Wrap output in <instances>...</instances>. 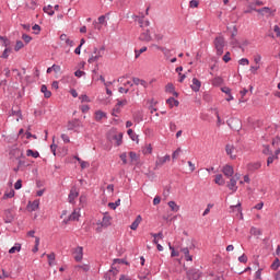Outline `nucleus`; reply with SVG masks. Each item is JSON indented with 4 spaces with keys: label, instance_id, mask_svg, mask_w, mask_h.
Instances as JSON below:
<instances>
[{
    "label": "nucleus",
    "instance_id": "obj_56",
    "mask_svg": "<svg viewBox=\"0 0 280 280\" xmlns=\"http://www.w3.org/2000/svg\"><path fill=\"white\" fill-rule=\"evenodd\" d=\"M22 39L24 40V43L30 44L31 40H32V37L26 35V34H24V35H22Z\"/></svg>",
    "mask_w": 280,
    "mask_h": 280
},
{
    "label": "nucleus",
    "instance_id": "obj_7",
    "mask_svg": "<svg viewBox=\"0 0 280 280\" xmlns=\"http://www.w3.org/2000/svg\"><path fill=\"white\" fill-rule=\"evenodd\" d=\"M117 275H119V270L116 268H113L105 275L106 280H117Z\"/></svg>",
    "mask_w": 280,
    "mask_h": 280
},
{
    "label": "nucleus",
    "instance_id": "obj_9",
    "mask_svg": "<svg viewBox=\"0 0 280 280\" xmlns=\"http://www.w3.org/2000/svg\"><path fill=\"white\" fill-rule=\"evenodd\" d=\"M139 39L141 42H145V43H149L152 40V37L150 35V31L149 30H143L139 36Z\"/></svg>",
    "mask_w": 280,
    "mask_h": 280
},
{
    "label": "nucleus",
    "instance_id": "obj_32",
    "mask_svg": "<svg viewBox=\"0 0 280 280\" xmlns=\"http://www.w3.org/2000/svg\"><path fill=\"white\" fill-rule=\"evenodd\" d=\"M249 234L253 236H260L261 235V231L257 228H250L249 230Z\"/></svg>",
    "mask_w": 280,
    "mask_h": 280
},
{
    "label": "nucleus",
    "instance_id": "obj_40",
    "mask_svg": "<svg viewBox=\"0 0 280 280\" xmlns=\"http://www.w3.org/2000/svg\"><path fill=\"white\" fill-rule=\"evenodd\" d=\"M151 47H152V48H155V49H158V50H161L162 52H171L170 49L164 48V47H161V46H158V45H155V44L151 45Z\"/></svg>",
    "mask_w": 280,
    "mask_h": 280
},
{
    "label": "nucleus",
    "instance_id": "obj_3",
    "mask_svg": "<svg viewBox=\"0 0 280 280\" xmlns=\"http://www.w3.org/2000/svg\"><path fill=\"white\" fill-rule=\"evenodd\" d=\"M240 179V176L236 174L232 178H230V183L228 184V188L232 190V192H236L238 187H237V180Z\"/></svg>",
    "mask_w": 280,
    "mask_h": 280
},
{
    "label": "nucleus",
    "instance_id": "obj_60",
    "mask_svg": "<svg viewBox=\"0 0 280 280\" xmlns=\"http://www.w3.org/2000/svg\"><path fill=\"white\" fill-rule=\"evenodd\" d=\"M273 32L276 33L277 37H280V27L278 25L273 26Z\"/></svg>",
    "mask_w": 280,
    "mask_h": 280
},
{
    "label": "nucleus",
    "instance_id": "obj_31",
    "mask_svg": "<svg viewBox=\"0 0 280 280\" xmlns=\"http://www.w3.org/2000/svg\"><path fill=\"white\" fill-rule=\"evenodd\" d=\"M124 139V135L122 133H118L114 136V140L116 141V145L119 147L121 145V140Z\"/></svg>",
    "mask_w": 280,
    "mask_h": 280
},
{
    "label": "nucleus",
    "instance_id": "obj_19",
    "mask_svg": "<svg viewBox=\"0 0 280 280\" xmlns=\"http://www.w3.org/2000/svg\"><path fill=\"white\" fill-rule=\"evenodd\" d=\"M74 159L78 161V163L81 166V170H86L90 167V162L83 161L80 156H74Z\"/></svg>",
    "mask_w": 280,
    "mask_h": 280
},
{
    "label": "nucleus",
    "instance_id": "obj_26",
    "mask_svg": "<svg viewBox=\"0 0 280 280\" xmlns=\"http://www.w3.org/2000/svg\"><path fill=\"white\" fill-rule=\"evenodd\" d=\"M40 93H43L44 97H46V98L51 97V92L48 91V88L46 85L40 86Z\"/></svg>",
    "mask_w": 280,
    "mask_h": 280
},
{
    "label": "nucleus",
    "instance_id": "obj_43",
    "mask_svg": "<svg viewBox=\"0 0 280 280\" xmlns=\"http://www.w3.org/2000/svg\"><path fill=\"white\" fill-rule=\"evenodd\" d=\"M180 153H182V149L178 148L177 150H175V151L173 152L172 159H173V160H177V158L180 155Z\"/></svg>",
    "mask_w": 280,
    "mask_h": 280
},
{
    "label": "nucleus",
    "instance_id": "obj_64",
    "mask_svg": "<svg viewBox=\"0 0 280 280\" xmlns=\"http://www.w3.org/2000/svg\"><path fill=\"white\" fill-rule=\"evenodd\" d=\"M52 70L58 73L61 71V67L60 66H57V65H52Z\"/></svg>",
    "mask_w": 280,
    "mask_h": 280
},
{
    "label": "nucleus",
    "instance_id": "obj_36",
    "mask_svg": "<svg viewBox=\"0 0 280 280\" xmlns=\"http://www.w3.org/2000/svg\"><path fill=\"white\" fill-rule=\"evenodd\" d=\"M127 135L130 137V139H131L132 141H137L138 136L133 132L132 129H128V130H127Z\"/></svg>",
    "mask_w": 280,
    "mask_h": 280
},
{
    "label": "nucleus",
    "instance_id": "obj_21",
    "mask_svg": "<svg viewBox=\"0 0 280 280\" xmlns=\"http://www.w3.org/2000/svg\"><path fill=\"white\" fill-rule=\"evenodd\" d=\"M101 225H102L103 228H108V226H110V225H112V218H110L109 215L103 217L102 222H101Z\"/></svg>",
    "mask_w": 280,
    "mask_h": 280
},
{
    "label": "nucleus",
    "instance_id": "obj_45",
    "mask_svg": "<svg viewBox=\"0 0 280 280\" xmlns=\"http://www.w3.org/2000/svg\"><path fill=\"white\" fill-rule=\"evenodd\" d=\"M75 269H81L88 272L90 270V266L89 265L75 266Z\"/></svg>",
    "mask_w": 280,
    "mask_h": 280
},
{
    "label": "nucleus",
    "instance_id": "obj_48",
    "mask_svg": "<svg viewBox=\"0 0 280 280\" xmlns=\"http://www.w3.org/2000/svg\"><path fill=\"white\" fill-rule=\"evenodd\" d=\"M238 65L241 66H248L249 65V60L246 58H242L238 60Z\"/></svg>",
    "mask_w": 280,
    "mask_h": 280
},
{
    "label": "nucleus",
    "instance_id": "obj_55",
    "mask_svg": "<svg viewBox=\"0 0 280 280\" xmlns=\"http://www.w3.org/2000/svg\"><path fill=\"white\" fill-rule=\"evenodd\" d=\"M147 47H142L140 50H136L135 54H136V58H138L141 54H143L144 51H147Z\"/></svg>",
    "mask_w": 280,
    "mask_h": 280
},
{
    "label": "nucleus",
    "instance_id": "obj_63",
    "mask_svg": "<svg viewBox=\"0 0 280 280\" xmlns=\"http://www.w3.org/2000/svg\"><path fill=\"white\" fill-rule=\"evenodd\" d=\"M152 235V237H154V238H160V240H163V233L162 232H160V233H158V234H151Z\"/></svg>",
    "mask_w": 280,
    "mask_h": 280
},
{
    "label": "nucleus",
    "instance_id": "obj_49",
    "mask_svg": "<svg viewBox=\"0 0 280 280\" xmlns=\"http://www.w3.org/2000/svg\"><path fill=\"white\" fill-rule=\"evenodd\" d=\"M140 27L142 28L143 26L148 27L150 25L149 21H143L142 19L139 20Z\"/></svg>",
    "mask_w": 280,
    "mask_h": 280
},
{
    "label": "nucleus",
    "instance_id": "obj_54",
    "mask_svg": "<svg viewBox=\"0 0 280 280\" xmlns=\"http://www.w3.org/2000/svg\"><path fill=\"white\" fill-rule=\"evenodd\" d=\"M81 112L83 114H88L90 112V106L89 105H81Z\"/></svg>",
    "mask_w": 280,
    "mask_h": 280
},
{
    "label": "nucleus",
    "instance_id": "obj_2",
    "mask_svg": "<svg viewBox=\"0 0 280 280\" xmlns=\"http://www.w3.org/2000/svg\"><path fill=\"white\" fill-rule=\"evenodd\" d=\"M105 50H106L105 47H101L100 49L98 48H94L93 54L89 58L88 62L89 63L97 62L101 58L104 57Z\"/></svg>",
    "mask_w": 280,
    "mask_h": 280
},
{
    "label": "nucleus",
    "instance_id": "obj_12",
    "mask_svg": "<svg viewBox=\"0 0 280 280\" xmlns=\"http://www.w3.org/2000/svg\"><path fill=\"white\" fill-rule=\"evenodd\" d=\"M79 195H80L79 190H78L77 188H72V189L70 190L69 197H68L69 202H70V203H73L74 200L79 197Z\"/></svg>",
    "mask_w": 280,
    "mask_h": 280
},
{
    "label": "nucleus",
    "instance_id": "obj_41",
    "mask_svg": "<svg viewBox=\"0 0 280 280\" xmlns=\"http://www.w3.org/2000/svg\"><path fill=\"white\" fill-rule=\"evenodd\" d=\"M20 250H21V244H15V246L9 249V254H14L15 252H20Z\"/></svg>",
    "mask_w": 280,
    "mask_h": 280
},
{
    "label": "nucleus",
    "instance_id": "obj_33",
    "mask_svg": "<svg viewBox=\"0 0 280 280\" xmlns=\"http://www.w3.org/2000/svg\"><path fill=\"white\" fill-rule=\"evenodd\" d=\"M43 11L45 13H47L49 16H52L55 14V11L52 10L51 5H47V7L43 8Z\"/></svg>",
    "mask_w": 280,
    "mask_h": 280
},
{
    "label": "nucleus",
    "instance_id": "obj_46",
    "mask_svg": "<svg viewBox=\"0 0 280 280\" xmlns=\"http://www.w3.org/2000/svg\"><path fill=\"white\" fill-rule=\"evenodd\" d=\"M237 260H238L240 262L246 264V262L248 261V258H247V256H246L245 254H243L242 256H240V257L237 258Z\"/></svg>",
    "mask_w": 280,
    "mask_h": 280
},
{
    "label": "nucleus",
    "instance_id": "obj_44",
    "mask_svg": "<svg viewBox=\"0 0 280 280\" xmlns=\"http://www.w3.org/2000/svg\"><path fill=\"white\" fill-rule=\"evenodd\" d=\"M168 247H170V249L172 250V253H171V256H172V257H177V256H179V253L176 252V250L174 249V247H172L171 243L168 244Z\"/></svg>",
    "mask_w": 280,
    "mask_h": 280
},
{
    "label": "nucleus",
    "instance_id": "obj_34",
    "mask_svg": "<svg viewBox=\"0 0 280 280\" xmlns=\"http://www.w3.org/2000/svg\"><path fill=\"white\" fill-rule=\"evenodd\" d=\"M47 259H48V265L52 266L54 261L56 260V254L55 253H50L49 255H47Z\"/></svg>",
    "mask_w": 280,
    "mask_h": 280
},
{
    "label": "nucleus",
    "instance_id": "obj_17",
    "mask_svg": "<svg viewBox=\"0 0 280 280\" xmlns=\"http://www.w3.org/2000/svg\"><path fill=\"white\" fill-rule=\"evenodd\" d=\"M80 217H81L80 209L75 208V210H73V212L70 214L69 221H79Z\"/></svg>",
    "mask_w": 280,
    "mask_h": 280
},
{
    "label": "nucleus",
    "instance_id": "obj_52",
    "mask_svg": "<svg viewBox=\"0 0 280 280\" xmlns=\"http://www.w3.org/2000/svg\"><path fill=\"white\" fill-rule=\"evenodd\" d=\"M260 69V66H250L249 70L253 74H256L257 71Z\"/></svg>",
    "mask_w": 280,
    "mask_h": 280
},
{
    "label": "nucleus",
    "instance_id": "obj_39",
    "mask_svg": "<svg viewBox=\"0 0 280 280\" xmlns=\"http://www.w3.org/2000/svg\"><path fill=\"white\" fill-rule=\"evenodd\" d=\"M121 205V199H117V201H115V203H108V207L113 210L117 209V207H119Z\"/></svg>",
    "mask_w": 280,
    "mask_h": 280
},
{
    "label": "nucleus",
    "instance_id": "obj_13",
    "mask_svg": "<svg viewBox=\"0 0 280 280\" xmlns=\"http://www.w3.org/2000/svg\"><path fill=\"white\" fill-rule=\"evenodd\" d=\"M40 201L35 199L34 201H28V211H36L39 209Z\"/></svg>",
    "mask_w": 280,
    "mask_h": 280
},
{
    "label": "nucleus",
    "instance_id": "obj_14",
    "mask_svg": "<svg viewBox=\"0 0 280 280\" xmlns=\"http://www.w3.org/2000/svg\"><path fill=\"white\" fill-rule=\"evenodd\" d=\"M190 86H191V90L195 93H198L200 91V88H201V82L197 78H194L192 79V84Z\"/></svg>",
    "mask_w": 280,
    "mask_h": 280
},
{
    "label": "nucleus",
    "instance_id": "obj_18",
    "mask_svg": "<svg viewBox=\"0 0 280 280\" xmlns=\"http://www.w3.org/2000/svg\"><path fill=\"white\" fill-rule=\"evenodd\" d=\"M165 91L166 93H171L172 95H174L175 97H178V93L175 92V86L173 83H168L166 86H165Z\"/></svg>",
    "mask_w": 280,
    "mask_h": 280
},
{
    "label": "nucleus",
    "instance_id": "obj_35",
    "mask_svg": "<svg viewBox=\"0 0 280 280\" xmlns=\"http://www.w3.org/2000/svg\"><path fill=\"white\" fill-rule=\"evenodd\" d=\"M270 268H271L272 270H278V269L280 268V260H279V258H276V259L273 260V262L271 264Z\"/></svg>",
    "mask_w": 280,
    "mask_h": 280
},
{
    "label": "nucleus",
    "instance_id": "obj_37",
    "mask_svg": "<svg viewBox=\"0 0 280 280\" xmlns=\"http://www.w3.org/2000/svg\"><path fill=\"white\" fill-rule=\"evenodd\" d=\"M129 158H130V160H131V163H136L137 161H138V159H139V156L137 155V153L136 152H129Z\"/></svg>",
    "mask_w": 280,
    "mask_h": 280
},
{
    "label": "nucleus",
    "instance_id": "obj_27",
    "mask_svg": "<svg viewBox=\"0 0 280 280\" xmlns=\"http://www.w3.org/2000/svg\"><path fill=\"white\" fill-rule=\"evenodd\" d=\"M166 103L168 104L170 108H174V106H179V102L174 97H170Z\"/></svg>",
    "mask_w": 280,
    "mask_h": 280
},
{
    "label": "nucleus",
    "instance_id": "obj_61",
    "mask_svg": "<svg viewBox=\"0 0 280 280\" xmlns=\"http://www.w3.org/2000/svg\"><path fill=\"white\" fill-rule=\"evenodd\" d=\"M0 43L3 45V46H8L9 44H8V39L5 38V37H2V36H0Z\"/></svg>",
    "mask_w": 280,
    "mask_h": 280
},
{
    "label": "nucleus",
    "instance_id": "obj_50",
    "mask_svg": "<svg viewBox=\"0 0 280 280\" xmlns=\"http://www.w3.org/2000/svg\"><path fill=\"white\" fill-rule=\"evenodd\" d=\"M223 61H225V63L231 61V52H225V55L223 56Z\"/></svg>",
    "mask_w": 280,
    "mask_h": 280
},
{
    "label": "nucleus",
    "instance_id": "obj_6",
    "mask_svg": "<svg viewBox=\"0 0 280 280\" xmlns=\"http://www.w3.org/2000/svg\"><path fill=\"white\" fill-rule=\"evenodd\" d=\"M60 40L62 42L65 47L71 48L74 46V42L72 39H70V37L67 36L66 34L60 35Z\"/></svg>",
    "mask_w": 280,
    "mask_h": 280
},
{
    "label": "nucleus",
    "instance_id": "obj_22",
    "mask_svg": "<svg viewBox=\"0 0 280 280\" xmlns=\"http://www.w3.org/2000/svg\"><path fill=\"white\" fill-rule=\"evenodd\" d=\"M149 275H150V270L144 269L140 271V273L138 275V278L140 280H150Z\"/></svg>",
    "mask_w": 280,
    "mask_h": 280
},
{
    "label": "nucleus",
    "instance_id": "obj_42",
    "mask_svg": "<svg viewBox=\"0 0 280 280\" xmlns=\"http://www.w3.org/2000/svg\"><path fill=\"white\" fill-rule=\"evenodd\" d=\"M22 48H24V44H23V42H21V40H18L16 43H15V51H19V50H21Z\"/></svg>",
    "mask_w": 280,
    "mask_h": 280
},
{
    "label": "nucleus",
    "instance_id": "obj_20",
    "mask_svg": "<svg viewBox=\"0 0 280 280\" xmlns=\"http://www.w3.org/2000/svg\"><path fill=\"white\" fill-rule=\"evenodd\" d=\"M180 252L184 254V257L187 261H192V256L189 254L188 247H182Z\"/></svg>",
    "mask_w": 280,
    "mask_h": 280
},
{
    "label": "nucleus",
    "instance_id": "obj_4",
    "mask_svg": "<svg viewBox=\"0 0 280 280\" xmlns=\"http://www.w3.org/2000/svg\"><path fill=\"white\" fill-rule=\"evenodd\" d=\"M83 250L84 249L81 246H78L77 248L73 249V258L75 261H82L84 255Z\"/></svg>",
    "mask_w": 280,
    "mask_h": 280
},
{
    "label": "nucleus",
    "instance_id": "obj_38",
    "mask_svg": "<svg viewBox=\"0 0 280 280\" xmlns=\"http://www.w3.org/2000/svg\"><path fill=\"white\" fill-rule=\"evenodd\" d=\"M253 11H256V12H257L256 7H255L254 4H248V5H247V9L244 11V13H245V14H249V13H252Z\"/></svg>",
    "mask_w": 280,
    "mask_h": 280
},
{
    "label": "nucleus",
    "instance_id": "obj_25",
    "mask_svg": "<svg viewBox=\"0 0 280 280\" xmlns=\"http://www.w3.org/2000/svg\"><path fill=\"white\" fill-rule=\"evenodd\" d=\"M152 151H153V148H152L151 143L145 144L144 148L142 149V153L144 155L152 154Z\"/></svg>",
    "mask_w": 280,
    "mask_h": 280
},
{
    "label": "nucleus",
    "instance_id": "obj_59",
    "mask_svg": "<svg viewBox=\"0 0 280 280\" xmlns=\"http://www.w3.org/2000/svg\"><path fill=\"white\" fill-rule=\"evenodd\" d=\"M32 30L35 32L36 35L40 33V26L37 24L33 25Z\"/></svg>",
    "mask_w": 280,
    "mask_h": 280
},
{
    "label": "nucleus",
    "instance_id": "obj_11",
    "mask_svg": "<svg viewBox=\"0 0 280 280\" xmlns=\"http://www.w3.org/2000/svg\"><path fill=\"white\" fill-rule=\"evenodd\" d=\"M94 119L96 122H101L103 119H107V114L103 110H96L94 114Z\"/></svg>",
    "mask_w": 280,
    "mask_h": 280
},
{
    "label": "nucleus",
    "instance_id": "obj_5",
    "mask_svg": "<svg viewBox=\"0 0 280 280\" xmlns=\"http://www.w3.org/2000/svg\"><path fill=\"white\" fill-rule=\"evenodd\" d=\"M171 161V155L166 154L164 156H158L156 162H155V166L156 167H162L165 163Z\"/></svg>",
    "mask_w": 280,
    "mask_h": 280
},
{
    "label": "nucleus",
    "instance_id": "obj_8",
    "mask_svg": "<svg viewBox=\"0 0 280 280\" xmlns=\"http://www.w3.org/2000/svg\"><path fill=\"white\" fill-rule=\"evenodd\" d=\"M222 171H223V175H225V177L228 178L233 177L234 175V168L230 164H225Z\"/></svg>",
    "mask_w": 280,
    "mask_h": 280
},
{
    "label": "nucleus",
    "instance_id": "obj_53",
    "mask_svg": "<svg viewBox=\"0 0 280 280\" xmlns=\"http://www.w3.org/2000/svg\"><path fill=\"white\" fill-rule=\"evenodd\" d=\"M22 183H23L22 179H18L15 182V185H14L15 190H20L22 188Z\"/></svg>",
    "mask_w": 280,
    "mask_h": 280
},
{
    "label": "nucleus",
    "instance_id": "obj_1",
    "mask_svg": "<svg viewBox=\"0 0 280 280\" xmlns=\"http://www.w3.org/2000/svg\"><path fill=\"white\" fill-rule=\"evenodd\" d=\"M213 45L217 50L218 56H222L224 54V47L226 46V40L223 36H217L213 42Z\"/></svg>",
    "mask_w": 280,
    "mask_h": 280
},
{
    "label": "nucleus",
    "instance_id": "obj_62",
    "mask_svg": "<svg viewBox=\"0 0 280 280\" xmlns=\"http://www.w3.org/2000/svg\"><path fill=\"white\" fill-rule=\"evenodd\" d=\"M11 51L10 48H7L4 51H3V55H2V58L7 59L9 58V52Z\"/></svg>",
    "mask_w": 280,
    "mask_h": 280
},
{
    "label": "nucleus",
    "instance_id": "obj_24",
    "mask_svg": "<svg viewBox=\"0 0 280 280\" xmlns=\"http://www.w3.org/2000/svg\"><path fill=\"white\" fill-rule=\"evenodd\" d=\"M141 222H142V218L141 215H138L135 222L130 225V229L132 231H136Z\"/></svg>",
    "mask_w": 280,
    "mask_h": 280
},
{
    "label": "nucleus",
    "instance_id": "obj_30",
    "mask_svg": "<svg viewBox=\"0 0 280 280\" xmlns=\"http://www.w3.org/2000/svg\"><path fill=\"white\" fill-rule=\"evenodd\" d=\"M168 207L171 208V210H172L173 212H178L179 209H180V207L177 206V203H175L174 201H168Z\"/></svg>",
    "mask_w": 280,
    "mask_h": 280
},
{
    "label": "nucleus",
    "instance_id": "obj_58",
    "mask_svg": "<svg viewBox=\"0 0 280 280\" xmlns=\"http://www.w3.org/2000/svg\"><path fill=\"white\" fill-rule=\"evenodd\" d=\"M222 83V79L220 77H217L213 81L212 84L213 85H220Z\"/></svg>",
    "mask_w": 280,
    "mask_h": 280
},
{
    "label": "nucleus",
    "instance_id": "obj_47",
    "mask_svg": "<svg viewBox=\"0 0 280 280\" xmlns=\"http://www.w3.org/2000/svg\"><path fill=\"white\" fill-rule=\"evenodd\" d=\"M120 160L122 161L124 165L128 164V155L126 153L120 154Z\"/></svg>",
    "mask_w": 280,
    "mask_h": 280
},
{
    "label": "nucleus",
    "instance_id": "obj_51",
    "mask_svg": "<svg viewBox=\"0 0 280 280\" xmlns=\"http://www.w3.org/2000/svg\"><path fill=\"white\" fill-rule=\"evenodd\" d=\"M198 5H199L198 0H190V2H189L190 8L195 9V8H198Z\"/></svg>",
    "mask_w": 280,
    "mask_h": 280
},
{
    "label": "nucleus",
    "instance_id": "obj_29",
    "mask_svg": "<svg viewBox=\"0 0 280 280\" xmlns=\"http://www.w3.org/2000/svg\"><path fill=\"white\" fill-rule=\"evenodd\" d=\"M15 196V191L13 188L7 190V192H4L3 195V199L7 200V199H11Z\"/></svg>",
    "mask_w": 280,
    "mask_h": 280
},
{
    "label": "nucleus",
    "instance_id": "obj_28",
    "mask_svg": "<svg viewBox=\"0 0 280 280\" xmlns=\"http://www.w3.org/2000/svg\"><path fill=\"white\" fill-rule=\"evenodd\" d=\"M215 184L219 185V186H224L225 180H224L222 174H217L215 175Z\"/></svg>",
    "mask_w": 280,
    "mask_h": 280
},
{
    "label": "nucleus",
    "instance_id": "obj_15",
    "mask_svg": "<svg viewBox=\"0 0 280 280\" xmlns=\"http://www.w3.org/2000/svg\"><path fill=\"white\" fill-rule=\"evenodd\" d=\"M4 221L5 223H12L14 221V213L11 210H5Z\"/></svg>",
    "mask_w": 280,
    "mask_h": 280
},
{
    "label": "nucleus",
    "instance_id": "obj_10",
    "mask_svg": "<svg viewBox=\"0 0 280 280\" xmlns=\"http://www.w3.org/2000/svg\"><path fill=\"white\" fill-rule=\"evenodd\" d=\"M235 147L232 144L225 145V153L230 156V159L235 160L237 156L234 154Z\"/></svg>",
    "mask_w": 280,
    "mask_h": 280
},
{
    "label": "nucleus",
    "instance_id": "obj_16",
    "mask_svg": "<svg viewBox=\"0 0 280 280\" xmlns=\"http://www.w3.org/2000/svg\"><path fill=\"white\" fill-rule=\"evenodd\" d=\"M256 12L258 13V14H260L261 16H265L266 14H268V15H273V13L276 12V10H271V9H269V8H262V9H259V10H256Z\"/></svg>",
    "mask_w": 280,
    "mask_h": 280
},
{
    "label": "nucleus",
    "instance_id": "obj_23",
    "mask_svg": "<svg viewBox=\"0 0 280 280\" xmlns=\"http://www.w3.org/2000/svg\"><path fill=\"white\" fill-rule=\"evenodd\" d=\"M26 156L33 158V159H38L39 158V152L34 151L32 149L26 150Z\"/></svg>",
    "mask_w": 280,
    "mask_h": 280
},
{
    "label": "nucleus",
    "instance_id": "obj_57",
    "mask_svg": "<svg viewBox=\"0 0 280 280\" xmlns=\"http://www.w3.org/2000/svg\"><path fill=\"white\" fill-rule=\"evenodd\" d=\"M79 100L81 102H91V98L86 95V94H83L79 97Z\"/></svg>",
    "mask_w": 280,
    "mask_h": 280
}]
</instances>
